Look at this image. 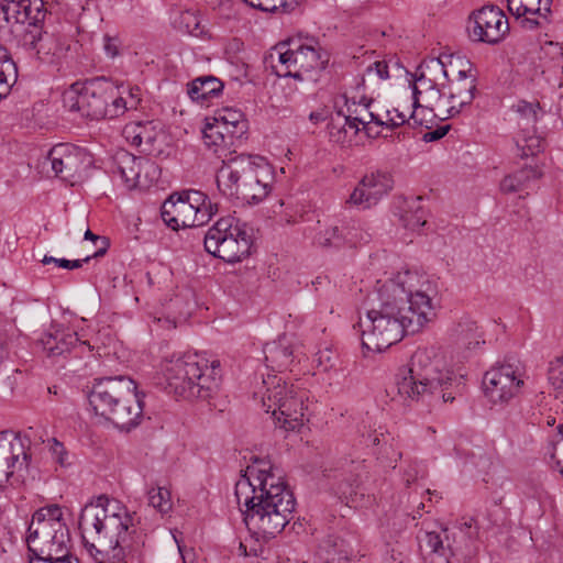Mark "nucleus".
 <instances>
[{"instance_id": "nucleus-58", "label": "nucleus", "mask_w": 563, "mask_h": 563, "mask_svg": "<svg viewBox=\"0 0 563 563\" xmlns=\"http://www.w3.org/2000/svg\"><path fill=\"white\" fill-rule=\"evenodd\" d=\"M221 130V134L223 135V140H225V150H229L230 147L234 146L236 143H241L243 136H235L233 134V129L229 128L228 125L222 124L220 121H213Z\"/></svg>"}, {"instance_id": "nucleus-40", "label": "nucleus", "mask_w": 563, "mask_h": 563, "mask_svg": "<svg viewBox=\"0 0 563 563\" xmlns=\"http://www.w3.org/2000/svg\"><path fill=\"white\" fill-rule=\"evenodd\" d=\"M213 121H220L222 124L233 129V134H235V136H243L247 131V123L244 119V114L242 111L236 109L223 108L219 110L213 117Z\"/></svg>"}, {"instance_id": "nucleus-34", "label": "nucleus", "mask_w": 563, "mask_h": 563, "mask_svg": "<svg viewBox=\"0 0 563 563\" xmlns=\"http://www.w3.org/2000/svg\"><path fill=\"white\" fill-rule=\"evenodd\" d=\"M450 57L451 56H443L424 59L417 68L416 74H423L426 78L435 82H439L441 78L448 80L452 75Z\"/></svg>"}, {"instance_id": "nucleus-64", "label": "nucleus", "mask_w": 563, "mask_h": 563, "mask_svg": "<svg viewBox=\"0 0 563 563\" xmlns=\"http://www.w3.org/2000/svg\"><path fill=\"white\" fill-rule=\"evenodd\" d=\"M449 131V125L440 126L433 131H430L424 134L423 139L427 142H432L442 139Z\"/></svg>"}, {"instance_id": "nucleus-24", "label": "nucleus", "mask_w": 563, "mask_h": 563, "mask_svg": "<svg viewBox=\"0 0 563 563\" xmlns=\"http://www.w3.org/2000/svg\"><path fill=\"white\" fill-rule=\"evenodd\" d=\"M366 475V465L364 460L345 461L342 467L335 474V492L340 498L346 501H354L363 478Z\"/></svg>"}, {"instance_id": "nucleus-8", "label": "nucleus", "mask_w": 563, "mask_h": 563, "mask_svg": "<svg viewBox=\"0 0 563 563\" xmlns=\"http://www.w3.org/2000/svg\"><path fill=\"white\" fill-rule=\"evenodd\" d=\"M265 391L262 396L264 410L271 412L276 420V426L285 430H298L303 426L308 407L307 393L287 385L276 375H268L263 379Z\"/></svg>"}, {"instance_id": "nucleus-7", "label": "nucleus", "mask_w": 563, "mask_h": 563, "mask_svg": "<svg viewBox=\"0 0 563 563\" xmlns=\"http://www.w3.org/2000/svg\"><path fill=\"white\" fill-rule=\"evenodd\" d=\"M26 542L29 561L52 560L68 554L70 534L58 505L43 507L34 512L27 528Z\"/></svg>"}, {"instance_id": "nucleus-4", "label": "nucleus", "mask_w": 563, "mask_h": 563, "mask_svg": "<svg viewBox=\"0 0 563 563\" xmlns=\"http://www.w3.org/2000/svg\"><path fill=\"white\" fill-rule=\"evenodd\" d=\"M42 0H4L0 3V34L22 35L23 45L36 52L45 63H57L70 49V40L44 31L38 24L45 18Z\"/></svg>"}, {"instance_id": "nucleus-11", "label": "nucleus", "mask_w": 563, "mask_h": 563, "mask_svg": "<svg viewBox=\"0 0 563 563\" xmlns=\"http://www.w3.org/2000/svg\"><path fill=\"white\" fill-rule=\"evenodd\" d=\"M267 175L268 164L264 157L240 154L222 162L217 174V186L224 196L232 197L240 185H247L256 177Z\"/></svg>"}, {"instance_id": "nucleus-60", "label": "nucleus", "mask_w": 563, "mask_h": 563, "mask_svg": "<svg viewBox=\"0 0 563 563\" xmlns=\"http://www.w3.org/2000/svg\"><path fill=\"white\" fill-rule=\"evenodd\" d=\"M181 20L186 23V31L188 33H194L199 26L197 16L189 11H186L181 14Z\"/></svg>"}, {"instance_id": "nucleus-38", "label": "nucleus", "mask_w": 563, "mask_h": 563, "mask_svg": "<svg viewBox=\"0 0 563 563\" xmlns=\"http://www.w3.org/2000/svg\"><path fill=\"white\" fill-rule=\"evenodd\" d=\"M405 123L412 128L420 126L423 124L422 119L419 118L417 109L413 108V110L408 115L399 108H394L391 110H386V120L382 119V123H378V126H384L389 130H394L404 125Z\"/></svg>"}, {"instance_id": "nucleus-10", "label": "nucleus", "mask_w": 563, "mask_h": 563, "mask_svg": "<svg viewBox=\"0 0 563 563\" xmlns=\"http://www.w3.org/2000/svg\"><path fill=\"white\" fill-rule=\"evenodd\" d=\"M251 228L239 219L221 218L205 233V250L227 263L240 262L251 253Z\"/></svg>"}, {"instance_id": "nucleus-28", "label": "nucleus", "mask_w": 563, "mask_h": 563, "mask_svg": "<svg viewBox=\"0 0 563 563\" xmlns=\"http://www.w3.org/2000/svg\"><path fill=\"white\" fill-rule=\"evenodd\" d=\"M268 59L274 73L278 77H292L302 80V74H299L298 64L295 60V46L279 43L269 53Z\"/></svg>"}, {"instance_id": "nucleus-31", "label": "nucleus", "mask_w": 563, "mask_h": 563, "mask_svg": "<svg viewBox=\"0 0 563 563\" xmlns=\"http://www.w3.org/2000/svg\"><path fill=\"white\" fill-rule=\"evenodd\" d=\"M509 12L517 19L531 14L550 22L552 0H507Z\"/></svg>"}, {"instance_id": "nucleus-56", "label": "nucleus", "mask_w": 563, "mask_h": 563, "mask_svg": "<svg viewBox=\"0 0 563 563\" xmlns=\"http://www.w3.org/2000/svg\"><path fill=\"white\" fill-rule=\"evenodd\" d=\"M84 239L85 240H90L93 243L100 242V246L92 254V257H95V258L103 256L107 253V251L109 249V245H110V242H109L108 238L99 236V235L92 233L89 229L86 230Z\"/></svg>"}, {"instance_id": "nucleus-46", "label": "nucleus", "mask_w": 563, "mask_h": 563, "mask_svg": "<svg viewBox=\"0 0 563 563\" xmlns=\"http://www.w3.org/2000/svg\"><path fill=\"white\" fill-rule=\"evenodd\" d=\"M342 227L345 234V244L350 246H355L357 243L362 242L366 243L371 239V234L355 220H351Z\"/></svg>"}, {"instance_id": "nucleus-41", "label": "nucleus", "mask_w": 563, "mask_h": 563, "mask_svg": "<svg viewBox=\"0 0 563 563\" xmlns=\"http://www.w3.org/2000/svg\"><path fill=\"white\" fill-rule=\"evenodd\" d=\"M454 336L467 347L479 344L478 325L470 317H462L453 329Z\"/></svg>"}, {"instance_id": "nucleus-15", "label": "nucleus", "mask_w": 563, "mask_h": 563, "mask_svg": "<svg viewBox=\"0 0 563 563\" xmlns=\"http://www.w3.org/2000/svg\"><path fill=\"white\" fill-rule=\"evenodd\" d=\"M91 163V155L85 148L68 143L53 146L44 162L51 165L55 177L70 185L78 180Z\"/></svg>"}, {"instance_id": "nucleus-27", "label": "nucleus", "mask_w": 563, "mask_h": 563, "mask_svg": "<svg viewBox=\"0 0 563 563\" xmlns=\"http://www.w3.org/2000/svg\"><path fill=\"white\" fill-rule=\"evenodd\" d=\"M192 210L178 192H174L163 202L161 216L166 225L173 230L191 228L195 222Z\"/></svg>"}, {"instance_id": "nucleus-47", "label": "nucleus", "mask_w": 563, "mask_h": 563, "mask_svg": "<svg viewBox=\"0 0 563 563\" xmlns=\"http://www.w3.org/2000/svg\"><path fill=\"white\" fill-rule=\"evenodd\" d=\"M512 108L527 126H533L538 121V113L540 110L539 102L519 100Z\"/></svg>"}, {"instance_id": "nucleus-18", "label": "nucleus", "mask_w": 563, "mask_h": 563, "mask_svg": "<svg viewBox=\"0 0 563 563\" xmlns=\"http://www.w3.org/2000/svg\"><path fill=\"white\" fill-rule=\"evenodd\" d=\"M123 135L132 145L143 146V152L152 156H167L170 136L159 121L133 122L126 124Z\"/></svg>"}, {"instance_id": "nucleus-48", "label": "nucleus", "mask_w": 563, "mask_h": 563, "mask_svg": "<svg viewBox=\"0 0 563 563\" xmlns=\"http://www.w3.org/2000/svg\"><path fill=\"white\" fill-rule=\"evenodd\" d=\"M549 382L551 383L554 397L563 400V358L553 361L549 368Z\"/></svg>"}, {"instance_id": "nucleus-37", "label": "nucleus", "mask_w": 563, "mask_h": 563, "mask_svg": "<svg viewBox=\"0 0 563 563\" xmlns=\"http://www.w3.org/2000/svg\"><path fill=\"white\" fill-rule=\"evenodd\" d=\"M18 68L8 51L0 46V100L9 93L16 81Z\"/></svg>"}, {"instance_id": "nucleus-62", "label": "nucleus", "mask_w": 563, "mask_h": 563, "mask_svg": "<svg viewBox=\"0 0 563 563\" xmlns=\"http://www.w3.org/2000/svg\"><path fill=\"white\" fill-rule=\"evenodd\" d=\"M521 26L527 30H536L542 25H544L547 22L542 20L541 18H529L527 15L521 16Z\"/></svg>"}, {"instance_id": "nucleus-54", "label": "nucleus", "mask_w": 563, "mask_h": 563, "mask_svg": "<svg viewBox=\"0 0 563 563\" xmlns=\"http://www.w3.org/2000/svg\"><path fill=\"white\" fill-rule=\"evenodd\" d=\"M218 210L219 209L217 203L208 205L207 207H203L199 210H192V212L195 213V222L191 225V228H197L206 224L207 222L210 221L212 216L218 213Z\"/></svg>"}, {"instance_id": "nucleus-53", "label": "nucleus", "mask_w": 563, "mask_h": 563, "mask_svg": "<svg viewBox=\"0 0 563 563\" xmlns=\"http://www.w3.org/2000/svg\"><path fill=\"white\" fill-rule=\"evenodd\" d=\"M336 361L338 355L331 349L321 350L316 355V362L318 364V367H320L324 372L334 368Z\"/></svg>"}, {"instance_id": "nucleus-25", "label": "nucleus", "mask_w": 563, "mask_h": 563, "mask_svg": "<svg viewBox=\"0 0 563 563\" xmlns=\"http://www.w3.org/2000/svg\"><path fill=\"white\" fill-rule=\"evenodd\" d=\"M364 91L355 90V87L343 93L347 112L352 115L354 122L357 121L363 125V130L367 135H371L372 129L371 123H382V115L369 110L373 100L367 98Z\"/></svg>"}, {"instance_id": "nucleus-35", "label": "nucleus", "mask_w": 563, "mask_h": 563, "mask_svg": "<svg viewBox=\"0 0 563 563\" xmlns=\"http://www.w3.org/2000/svg\"><path fill=\"white\" fill-rule=\"evenodd\" d=\"M269 192V184L263 180V176L256 177L250 184L240 185L238 192H233L232 197L240 199L246 203H258L267 197Z\"/></svg>"}, {"instance_id": "nucleus-44", "label": "nucleus", "mask_w": 563, "mask_h": 563, "mask_svg": "<svg viewBox=\"0 0 563 563\" xmlns=\"http://www.w3.org/2000/svg\"><path fill=\"white\" fill-rule=\"evenodd\" d=\"M148 505L161 515L168 514L173 508L170 492L164 487H153L147 490Z\"/></svg>"}, {"instance_id": "nucleus-30", "label": "nucleus", "mask_w": 563, "mask_h": 563, "mask_svg": "<svg viewBox=\"0 0 563 563\" xmlns=\"http://www.w3.org/2000/svg\"><path fill=\"white\" fill-rule=\"evenodd\" d=\"M263 352L266 366L273 371L283 372L292 363V350L286 338L265 344Z\"/></svg>"}, {"instance_id": "nucleus-2", "label": "nucleus", "mask_w": 563, "mask_h": 563, "mask_svg": "<svg viewBox=\"0 0 563 563\" xmlns=\"http://www.w3.org/2000/svg\"><path fill=\"white\" fill-rule=\"evenodd\" d=\"M236 501L249 530L276 537L292 519L296 499L269 461L254 457L235 484Z\"/></svg>"}, {"instance_id": "nucleus-3", "label": "nucleus", "mask_w": 563, "mask_h": 563, "mask_svg": "<svg viewBox=\"0 0 563 563\" xmlns=\"http://www.w3.org/2000/svg\"><path fill=\"white\" fill-rule=\"evenodd\" d=\"M78 526L85 548L96 563L134 559L143 545L126 507L106 495L85 505Z\"/></svg>"}, {"instance_id": "nucleus-9", "label": "nucleus", "mask_w": 563, "mask_h": 563, "mask_svg": "<svg viewBox=\"0 0 563 563\" xmlns=\"http://www.w3.org/2000/svg\"><path fill=\"white\" fill-rule=\"evenodd\" d=\"M417 540L421 555L429 563H465L476 552L475 540L462 528L421 530Z\"/></svg>"}, {"instance_id": "nucleus-49", "label": "nucleus", "mask_w": 563, "mask_h": 563, "mask_svg": "<svg viewBox=\"0 0 563 563\" xmlns=\"http://www.w3.org/2000/svg\"><path fill=\"white\" fill-rule=\"evenodd\" d=\"M520 157H529L541 151L542 144L540 137L536 135H522L516 141Z\"/></svg>"}, {"instance_id": "nucleus-45", "label": "nucleus", "mask_w": 563, "mask_h": 563, "mask_svg": "<svg viewBox=\"0 0 563 563\" xmlns=\"http://www.w3.org/2000/svg\"><path fill=\"white\" fill-rule=\"evenodd\" d=\"M373 76H376L377 80L388 79V64L385 60H377L371 64L366 68L365 74L362 77L355 79V90L365 91L366 78L371 79Z\"/></svg>"}, {"instance_id": "nucleus-12", "label": "nucleus", "mask_w": 563, "mask_h": 563, "mask_svg": "<svg viewBox=\"0 0 563 563\" xmlns=\"http://www.w3.org/2000/svg\"><path fill=\"white\" fill-rule=\"evenodd\" d=\"M452 76L449 77V95L444 99L443 119L460 114L465 107L471 106L477 92L476 74L470 60L462 57H450Z\"/></svg>"}, {"instance_id": "nucleus-36", "label": "nucleus", "mask_w": 563, "mask_h": 563, "mask_svg": "<svg viewBox=\"0 0 563 563\" xmlns=\"http://www.w3.org/2000/svg\"><path fill=\"white\" fill-rule=\"evenodd\" d=\"M295 62L298 64L299 74H305L322 67V60L319 52L310 45L295 44Z\"/></svg>"}, {"instance_id": "nucleus-32", "label": "nucleus", "mask_w": 563, "mask_h": 563, "mask_svg": "<svg viewBox=\"0 0 563 563\" xmlns=\"http://www.w3.org/2000/svg\"><path fill=\"white\" fill-rule=\"evenodd\" d=\"M223 89V84L213 76L199 77L188 85V96L194 101H206L219 96Z\"/></svg>"}, {"instance_id": "nucleus-14", "label": "nucleus", "mask_w": 563, "mask_h": 563, "mask_svg": "<svg viewBox=\"0 0 563 563\" xmlns=\"http://www.w3.org/2000/svg\"><path fill=\"white\" fill-rule=\"evenodd\" d=\"M206 364L207 360L198 354H185L165 360L162 371L168 391L185 399H192L195 377L199 376L200 366Z\"/></svg>"}, {"instance_id": "nucleus-51", "label": "nucleus", "mask_w": 563, "mask_h": 563, "mask_svg": "<svg viewBox=\"0 0 563 563\" xmlns=\"http://www.w3.org/2000/svg\"><path fill=\"white\" fill-rule=\"evenodd\" d=\"M178 195L185 200L187 205H190V208L194 210H199L208 205H212L211 199L199 190H187L183 192H178Z\"/></svg>"}, {"instance_id": "nucleus-63", "label": "nucleus", "mask_w": 563, "mask_h": 563, "mask_svg": "<svg viewBox=\"0 0 563 563\" xmlns=\"http://www.w3.org/2000/svg\"><path fill=\"white\" fill-rule=\"evenodd\" d=\"M30 563H79V560L76 558V556H73L69 552L66 556L64 558H58V559H52V560H46V559H43V560H36V559H31L30 560Z\"/></svg>"}, {"instance_id": "nucleus-43", "label": "nucleus", "mask_w": 563, "mask_h": 563, "mask_svg": "<svg viewBox=\"0 0 563 563\" xmlns=\"http://www.w3.org/2000/svg\"><path fill=\"white\" fill-rule=\"evenodd\" d=\"M421 197H417L412 200L409 209L401 214V222L405 228L417 231L427 223L426 212L419 206Z\"/></svg>"}, {"instance_id": "nucleus-6", "label": "nucleus", "mask_w": 563, "mask_h": 563, "mask_svg": "<svg viewBox=\"0 0 563 563\" xmlns=\"http://www.w3.org/2000/svg\"><path fill=\"white\" fill-rule=\"evenodd\" d=\"M120 87L106 78H95L85 84L76 82L65 91L64 107L90 120L115 119L128 110L126 99Z\"/></svg>"}, {"instance_id": "nucleus-5", "label": "nucleus", "mask_w": 563, "mask_h": 563, "mask_svg": "<svg viewBox=\"0 0 563 563\" xmlns=\"http://www.w3.org/2000/svg\"><path fill=\"white\" fill-rule=\"evenodd\" d=\"M398 394L418 399L426 395H439L444 402L453 401L462 389L460 379L445 368V362L437 346L419 347L411 356L410 367L397 380Z\"/></svg>"}, {"instance_id": "nucleus-57", "label": "nucleus", "mask_w": 563, "mask_h": 563, "mask_svg": "<svg viewBox=\"0 0 563 563\" xmlns=\"http://www.w3.org/2000/svg\"><path fill=\"white\" fill-rule=\"evenodd\" d=\"M122 42L118 36L104 35L103 37V49L106 54L114 58L120 55Z\"/></svg>"}, {"instance_id": "nucleus-59", "label": "nucleus", "mask_w": 563, "mask_h": 563, "mask_svg": "<svg viewBox=\"0 0 563 563\" xmlns=\"http://www.w3.org/2000/svg\"><path fill=\"white\" fill-rule=\"evenodd\" d=\"M346 131L344 126H336L334 120L329 124L330 140L335 143H342L345 139Z\"/></svg>"}, {"instance_id": "nucleus-42", "label": "nucleus", "mask_w": 563, "mask_h": 563, "mask_svg": "<svg viewBox=\"0 0 563 563\" xmlns=\"http://www.w3.org/2000/svg\"><path fill=\"white\" fill-rule=\"evenodd\" d=\"M544 54L551 56L552 65L547 69L543 67L541 70V75L544 77L545 81L552 84L551 76L547 75L548 73H552L555 77V81L561 86V81H559L558 75L563 73V48L558 43H548L543 48Z\"/></svg>"}, {"instance_id": "nucleus-21", "label": "nucleus", "mask_w": 563, "mask_h": 563, "mask_svg": "<svg viewBox=\"0 0 563 563\" xmlns=\"http://www.w3.org/2000/svg\"><path fill=\"white\" fill-rule=\"evenodd\" d=\"M130 397L125 405L121 400L117 401L111 409L113 412L107 418L117 428L125 431L139 426L143 419L144 394L137 390L136 383L133 379L130 380Z\"/></svg>"}, {"instance_id": "nucleus-39", "label": "nucleus", "mask_w": 563, "mask_h": 563, "mask_svg": "<svg viewBox=\"0 0 563 563\" xmlns=\"http://www.w3.org/2000/svg\"><path fill=\"white\" fill-rule=\"evenodd\" d=\"M314 244L322 249H340L345 245V234L342 225L329 224L319 231Z\"/></svg>"}, {"instance_id": "nucleus-1", "label": "nucleus", "mask_w": 563, "mask_h": 563, "mask_svg": "<svg viewBox=\"0 0 563 563\" xmlns=\"http://www.w3.org/2000/svg\"><path fill=\"white\" fill-rule=\"evenodd\" d=\"M437 290L426 275L399 272L377 291L378 307L367 311L362 328V345L367 351L383 352L404 335L415 334L435 317L432 297Z\"/></svg>"}, {"instance_id": "nucleus-23", "label": "nucleus", "mask_w": 563, "mask_h": 563, "mask_svg": "<svg viewBox=\"0 0 563 563\" xmlns=\"http://www.w3.org/2000/svg\"><path fill=\"white\" fill-rule=\"evenodd\" d=\"M412 108H427L434 113L435 117L443 120L444 98L439 88V82L432 81L424 77L423 74L415 76L412 86Z\"/></svg>"}, {"instance_id": "nucleus-33", "label": "nucleus", "mask_w": 563, "mask_h": 563, "mask_svg": "<svg viewBox=\"0 0 563 563\" xmlns=\"http://www.w3.org/2000/svg\"><path fill=\"white\" fill-rule=\"evenodd\" d=\"M541 174L531 166H525L521 169L509 174L500 181V190L504 194H515L528 187L531 180L539 178Z\"/></svg>"}, {"instance_id": "nucleus-13", "label": "nucleus", "mask_w": 563, "mask_h": 563, "mask_svg": "<svg viewBox=\"0 0 563 563\" xmlns=\"http://www.w3.org/2000/svg\"><path fill=\"white\" fill-rule=\"evenodd\" d=\"M523 368L520 362H505L492 367L484 375L483 386L486 397L493 404H507L523 386Z\"/></svg>"}, {"instance_id": "nucleus-20", "label": "nucleus", "mask_w": 563, "mask_h": 563, "mask_svg": "<svg viewBox=\"0 0 563 563\" xmlns=\"http://www.w3.org/2000/svg\"><path fill=\"white\" fill-rule=\"evenodd\" d=\"M394 186L391 175L385 172H375L363 176L351 192L346 203L358 209H369L376 206Z\"/></svg>"}, {"instance_id": "nucleus-17", "label": "nucleus", "mask_w": 563, "mask_h": 563, "mask_svg": "<svg viewBox=\"0 0 563 563\" xmlns=\"http://www.w3.org/2000/svg\"><path fill=\"white\" fill-rule=\"evenodd\" d=\"M132 378L125 375L107 376L96 378L91 389L88 393V401L97 416L108 418L112 407L121 400L126 404L130 397V380Z\"/></svg>"}, {"instance_id": "nucleus-22", "label": "nucleus", "mask_w": 563, "mask_h": 563, "mask_svg": "<svg viewBox=\"0 0 563 563\" xmlns=\"http://www.w3.org/2000/svg\"><path fill=\"white\" fill-rule=\"evenodd\" d=\"M115 163L117 169L129 189L145 186L141 179L142 172H145L146 176H155L158 170L155 163L125 151L117 154Z\"/></svg>"}, {"instance_id": "nucleus-19", "label": "nucleus", "mask_w": 563, "mask_h": 563, "mask_svg": "<svg viewBox=\"0 0 563 563\" xmlns=\"http://www.w3.org/2000/svg\"><path fill=\"white\" fill-rule=\"evenodd\" d=\"M508 31L509 24L506 15L494 5L483 7L471 16L468 32L474 41L497 44Z\"/></svg>"}, {"instance_id": "nucleus-16", "label": "nucleus", "mask_w": 563, "mask_h": 563, "mask_svg": "<svg viewBox=\"0 0 563 563\" xmlns=\"http://www.w3.org/2000/svg\"><path fill=\"white\" fill-rule=\"evenodd\" d=\"M30 434L0 432V487L15 473L27 471L31 462Z\"/></svg>"}, {"instance_id": "nucleus-61", "label": "nucleus", "mask_w": 563, "mask_h": 563, "mask_svg": "<svg viewBox=\"0 0 563 563\" xmlns=\"http://www.w3.org/2000/svg\"><path fill=\"white\" fill-rule=\"evenodd\" d=\"M174 539L178 545L179 553L181 555L184 563H197L196 553L192 549H187L185 545H181L177 538L174 536Z\"/></svg>"}, {"instance_id": "nucleus-29", "label": "nucleus", "mask_w": 563, "mask_h": 563, "mask_svg": "<svg viewBox=\"0 0 563 563\" xmlns=\"http://www.w3.org/2000/svg\"><path fill=\"white\" fill-rule=\"evenodd\" d=\"M220 363L213 361L211 365L207 361L206 365L200 366L199 376L195 377V385H192V399H208L210 398L220 386Z\"/></svg>"}, {"instance_id": "nucleus-55", "label": "nucleus", "mask_w": 563, "mask_h": 563, "mask_svg": "<svg viewBox=\"0 0 563 563\" xmlns=\"http://www.w3.org/2000/svg\"><path fill=\"white\" fill-rule=\"evenodd\" d=\"M299 2L298 0H272L269 7L265 12L272 13H289L292 12Z\"/></svg>"}, {"instance_id": "nucleus-26", "label": "nucleus", "mask_w": 563, "mask_h": 563, "mask_svg": "<svg viewBox=\"0 0 563 563\" xmlns=\"http://www.w3.org/2000/svg\"><path fill=\"white\" fill-rule=\"evenodd\" d=\"M38 343L47 356H60L73 350L90 351V345L85 341H79L76 332L70 330H55L42 335Z\"/></svg>"}, {"instance_id": "nucleus-52", "label": "nucleus", "mask_w": 563, "mask_h": 563, "mask_svg": "<svg viewBox=\"0 0 563 563\" xmlns=\"http://www.w3.org/2000/svg\"><path fill=\"white\" fill-rule=\"evenodd\" d=\"M49 452L52 454L53 460L60 465L62 467H66L70 465V462L68 460L69 454L66 451L63 443L58 442L55 438L49 439Z\"/></svg>"}, {"instance_id": "nucleus-50", "label": "nucleus", "mask_w": 563, "mask_h": 563, "mask_svg": "<svg viewBox=\"0 0 563 563\" xmlns=\"http://www.w3.org/2000/svg\"><path fill=\"white\" fill-rule=\"evenodd\" d=\"M205 144L207 146H214V152L218 153L220 150H225V140L221 134V130L217 128L214 122H208L202 130Z\"/></svg>"}]
</instances>
